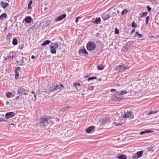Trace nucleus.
Wrapping results in <instances>:
<instances>
[{"label": "nucleus", "instance_id": "f257e3e1", "mask_svg": "<svg viewBox=\"0 0 159 159\" xmlns=\"http://www.w3.org/2000/svg\"><path fill=\"white\" fill-rule=\"evenodd\" d=\"M52 118L49 116H44L40 118L39 119V122L40 126L43 127L48 125L52 124L53 123L51 120Z\"/></svg>", "mask_w": 159, "mask_h": 159}, {"label": "nucleus", "instance_id": "f03ea898", "mask_svg": "<svg viewBox=\"0 0 159 159\" xmlns=\"http://www.w3.org/2000/svg\"><path fill=\"white\" fill-rule=\"evenodd\" d=\"M59 46L57 43H52L50 46V52L52 54H55L56 52V49H57Z\"/></svg>", "mask_w": 159, "mask_h": 159}, {"label": "nucleus", "instance_id": "7ed1b4c3", "mask_svg": "<svg viewBox=\"0 0 159 159\" xmlns=\"http://www.w3.org/2000/svg\"><path fill=\"white\" fill-rule=\"evenodd\" d=\"M129 67L127 66H125L124 65H120L117 66L116 68V70L119 72L123 71L125 70L128 69Z\"/></svg>", "mask_w": 159, "mask_h": 159}, {"label": "nucleus", "instance_id": "20e7f679", "mask_svg": "<svg viewBox=\"0 0 159 159\" xmlns=\"http://www.w3.org/2000/svg\"><path fill=\"white\" fill-rule=\"evenodd\" d=\"M29 91L24 89V88L21 87H19L17 89V92L21 95L26 96L28 94Z\"/></svg>", "mask_w": 159, "mask_h": 159}, {"label": "nucleus", "instance_id": "39448f33", "mask_svg": "<svg viewBox=\"0 0 159 159\" xmlns=\"http://www.w3.org/2000/svg\"><path fill=\"white\" fill-rule=\"evenodd\" d=\"M86 47L88 50L92 51L96 48V46L93 42H89L87 43Z\"/></svg>", "mask_w": 159, "mask_h": 159}, {"label": "nucleus", "instance_id": "423d86ee", "mask_svg": "<svg viewBox=\"0 0 159 159\" xmlns=\"http://www.w3.org/2000/svg\"><path fill=\"white\" fill-rule=\"evenodd\" d=\"M64 86L62 84H59L58 85H57L56 86H52L50 88V91H53L54 90H57L59 89H62L61 88H64Z\"/></svg>", "mask_w": 159, "mask_h": 159}, {"label": "nucleus", "instance_id": "0eeeda50", "mask_svg": "<svg viewBox=\"0 0 159 159\" xmlns=\"http://www.w3.org/2000/svg\"><path fill=\"white\" fill-rule=\"evenodd\" d=\"M15 115V114L13 112H10L7 113L5 115V116L6 119H8L10 117H12Z\"/></svg>", "mask_w": 159, "mask_h": 159}, {"label": "nucleus", "instance_id": "6e6552de", "mask_svg": "<svg viewBox=\"0 0 159 159\" xmlns=\"http://www.w3.org/2000/svg\"><path fill=\"white\" fill-rule=\"evenodd\" d=\"M143 153V151L138 152L133 156V157L138 159L142 156Z\"/></svg>", "mask_w": 159, "mask_h": 159}, {"label": "nucleus", "instance_id": "1a4fd4ad", "mask_svg": "<svg viewBox=\"0 0 159 159\" xmlns=\"http://www.w3.org/2000/svg\"><path fill=\"white\" fill-rule=\"evenodd\" d=\"M66 16V14H64L60 16L57 17L55 19V21L57 22L65 18Z\"/></svg>", "mask_w": 159, "mask_h": 159}, {"label": "nucleus", "instance_id": "9d476101", "mask_svg": "<svg viewBox=\"0 0 159 159\" xmlns=\"http://www.w3.org/2000/svg\"><path fill=\"white\" fill-rule=\"evenodd\" d=\"M14 58V55L12 54L11 55V53L7 56L5 58L4 60L5 61L6 60H8L9 62H10L11 61L13 60V58Z\"/></svg>", "mask_w": 159, "mask_h": 159}, {"label": "nucleus", "instance_id": "9b49d317", "mask_svg": "<svg viewBox=\"0 0 159 159\" xmlns=\"http://www.w3.org/2000/svg\"><path fill=\"white\" fill-rule=\"evenodd\" d=\"M79 53H82L84 54L85 56H87L88 55V52L85 48L80 49L79 51Z\"/></svg>", "mask_w": 159, "mask_h": 159}, {"label": "nucleus", "instance_id": "f8f14e48", "mask_svg": "<svg viewBox=\"0 0 159 159\" xmlns=\"http://www.w3.org/2000/svg\"><path fill=\"white\" fill-rule=\"evenodd\" d=\"M132 114L131 111H128L125 113L123 116V117L125 118H128L130 117Z\"/></svg>", "mask_w": 159, "mask_h": 159}, {"label": "nucleus", "instance_id": "ddd939ff", "mask_svg": "<svg viewBox=\"0 0 159 159\" xmlns=\"http://www.w3.org/2000/svg\"><path fill=\"white\" fill-rule=\"evenodd\" d=\"M94 128V127L93 126H91L89 127H88L87 129L86 130V132L88 133H91L92 130H93Z\"/></svg>", "mask_w": 159, "mask_h": 159}, {"label": "nucleus", "instance_id": "4468645a", "mask_svg": "<svg viewBox=\"0 0 159 159\" xmlns=\"http://www.w3.org/2000/svg\"><path fill=\"white\" fill-rule=\"evenodd\" d=\"M112 99L114 101H120L122 100V98L116 96H114L112 98Z\"/></svg>", "mask_w": 159, "mask_h": 159}, {"label": "nucleus", "instance_id": "2eb2a0df", "mask_svg": "<svg viewBox=\"0 0 159 159\" xmlns=\"http://www.w3.org/2000/svg\"><path fill=\"white\" fill-rule=\"evenodd\" d=\"M32 19L30 17L28 16L26 17L24 19V20L26 22L29 23L31 22Z\"/></svg>", "mask_w": 159, "mask_h": 159}, {"label": "nucleus", "instance_id": "dca6fc26", "mask_svg": "<svg viewBox=\"0 0 159 159\" xmlns=\"http://www.w3.org/2000/svg\"><path fill=\"white\" fill-rule=\"evenodd\" d=\"M1 5L4 9H5L8 5V4L7 3L4 2L2 1L1 2Z\"/></svg>", "mask_w": 159, "mask_h": 159}, {"label": "nucleus", "instance_id": "f3484780", "mask_svg": "<svg viewBox=\"0 0 159 159\" xmlns=\"http://www.w3.org/2000/svg\"><path fill=\"white\" fill-rule=\"evenodd\" d=\"M117 158L120 159H127V157L124 154H120L119 156H117Z\"/></svg>", "mask_w": 159, "mask_h": 159}, {"label": "nucleus", "instance_id": "a211bd4d", "mask_svg": "<svg viewBox=\"0 0 159 159\" xmlns=\"http://www.w3.org/2000/svg\"><path fill=\"white\" fill-rule=\"evenodd\" d=\"M7 14L5 13H3L0 16V20H3L4 18L7 17Z\"/></svg>", "mask_w": 159, "mask_h": 159}, {"label": "nucleus", "instance_id": "6ab92c4d", "mask_svg": "<svg viewBox=\"0 0 159 159\" xmlns=\"http://www.w3.org/2000/svg\"><path fill=\"white\" fill-rule=\"evenodd\" d=\"M111 16L110 15H104L102 16V18L104 21L110 18Z\"/></svg>", "mask_w": 159, "mask_h": 159}, {"label": "nucleus", "instance_id": "aec40b11", "mask_svg": "<svg viewBox=\"0 0 159 159\" xmlns=\"http://www.w3.org/2000/svg\"><path fill=\"white\" fill-rule=\"evenodd\" d=\"M50 42V41L48 40H46L43 41V43L41 44L42 46H44L48 44Z\"/></svg>", "mask_w": 159, "mask_h": 159}, {"label": "nucleus", "instance_id": "412c9836", "mask_svg": "<svg viewBox=\"0 0 159 159\" xmlns=\"http://www.w3.org/2000/svg\"><path fill=\"white\" fill-rule=\"evenodd\" d=\"M101 22V19L100 17L96 18L95 20H94V22L96 24H99Z\"/></svg>", "mask_w": 159, "mask_h": 159}, {"label": "nucleus", "instance_id": "4be33fe9", "mask_svg": "<svg viewBox=\"0 0 159 159\" xmlns=\"http://www.w3.org/2000/svg\"><path fill=\"white\" fill-rule=\"evenodd\" d=\"M12 43L14 45H16L17 44V41L16 38H14L13 39Z\"/></svg>", "mask_w": 159, "mask_h": 159}, {"label": "nucleus", "instance_id": "5701e85b", "mask_svg": "<svg viewBox=\"0 0 159 159\" xmlns=\"http://www.w3.org/2000/svg\"><path fill=\"white\" fill-rule=\"evenodd\" d=\"M103 122L104 123L107 122L108 120V116L107 115L105 116V117H103Z\"/></svg>", "mask_w": 159, "mask_h": 159}, {"label": "nucleus", "instance_id": "b1692460", "mask_svg": "<svg viewBox=\"0 0 159 159\" xmlns=\"http://www.w3.org/2000/svg\"><path fill=\"white\" fill-rule=\"evenodd\" d=\"M105 66H102L101 65H99L97 66L98 69L99 70H103L105 68Z\"/></svg>", "mask_w": 159, "mask_h": 159}, {"label": "nucleus", "instance_id": "393cba45", "mask_svg": "<svg viewBox=\"0 0 159 159\" xmlns=\"http://www.w3.org/2000/svg\"><path fill=\"white\" fill-rule=\"evenodd\" d=\"M128 93V92L126 90H125V91H121L120 93H118V95H119L120 96V95H122L125 94H126V93Z\"/></svg>", "mask_w": 159, "mask_h": 159}, {"label": "nucleus", "instance_id": "a878e982", "mask_svg": "<svg viewBox=\"0 0 159 159\" xmlns=\"http://www.w3.org/2000/svg\"><path fill=\"white\" fill-rule=\"evenodd\" d=\"M143 35L139 33L138 32H136L135 36L138 37L139 38H140Z\"/></svg>", "mask_w": 159, "mask_h": 159}, {"label": "nucleus", "instance_id": "bb28decb", "mask_svg": "<svg viewBox=\"0 0 159 159\" xmlns=\"http://www.w3.org/2000/svg\"><path fill=\"white\" fill-rule=\"evenodd\" d=\"M12 37V34L11 33H9L7 34V37L6 39L7 40H9Z\"/></svg>", "mask_w": 159, "mask_h": 159}, {"label": "nucleus", "instance_id": "cd10ccee", "mask_svg": "<svg viewBox=\"0 0 159 159\" xmlns=\"http://www.w3.org/2000/svg\"><path fill=\"white\" fill-rule=\"evenodd\" d=\"M12 93L10 92H8L6 94V96L7 98H11V96Z\"/></svg>", "mask_w": 159, "mask_h": 159}, {"label": "nucleus", "instance_id": "c85d7f7f", "mask_svg": "<svg viewBox=\"0 0 159 159\" xmlns=\"http://www.w3.org/2000/svg\"><path fill=\"white\" fill-rule=\"evenodd\" d=\"M128 10L127 9H124L122 11L121 14L122 15H124L125 14H126Z\"/></svg>", "mask_w": 159, "mask_h": 159}, {"label": "nucleus", "instance_id": "c756f323", "mask_svg": "<svg viewBox=\"0 0 159 159\" xmlns=\"http://www.w3.org/2000/svg\"><path fill=\"white\" fill-rule=\"evenodd\" d=\"M51 22V20H47L45 21V26L47 27L49 25V23L50 22Z\"/></svg>", "mask_w": 159, "mask_h": 159}, {"label": "nucleus", "instance_id": "7c9ffc66", "mask_svg": "<svg viewBox=\"0 0 159 159\" xmlns=\"http://www.w3.org/2000/svg\"><path fill=\"white\" fill-rule=\"evenodd\" d=\"M70 107L69 106H67L62 109H61V111H65L66 109H68Z\"/></svg>", "mask_w": 159, "mask_h": 159}, {"label": "nucleus", "instance_id": "2f4dec72", "mask_svg": "<svg viewBox=\"0 0 159 159\" xmlns=\"http://www.w3.org/2000/svg\"><path fill=\"white\" fill-rule=\"evenodd\" d=\"M149 133V130H148L146 131H141L140 132V134L141 135L144 134L145 133Z\"/></svg>", "mask_w": 159, "mask_h": 159}, {"label": "nucleus", "instance_id": "473e14b6", "mask_svg": "<svg viewBox=\"0 0 159 159\" xmlns=\"http://www.w3.org/2000/svg\"><path fill=\"white\" fill-rule=\"evenodd\" d=\"M97 79V78L96 77H91L89 78L88 79V81H89L90 80H94V79Z\"/></svg>", "mask_w": 159, "mask_h": 159}, {"label": "nucleus", "instance_id": "72a5a7b5", "mask_svg": "<svg viewBox=\"0 0 159 159\" xmlns=\"http://www.w3.org/2000/svg\"><path fill=\"white\" fill-rule=\"evenodd\" d=\"M147 12H143L142 13L141 17H144V16H145L147 15Z\"/></svg>", "mask_w": 159, "mask_h": 159}, {"label": "nucleus", "instance_id": "f704fd0d", "mask_svg": "<svg viewBox=\"0 0 159 159\" xmlns=\"http://www.w3.org/2000/svg\"><path fill=\"white\" fill-rule=\"evenodd\" d=\"M32 3V2L31 1H30L28 4V8L29 9L31 8V5Z\"/></svg>", "mask_w": 159, "mask_h": 159}, {"label": "nucleus", "instance_id": "c9c22d12", "mask_svg": "<svg viewBox=\"0 0 159 159\" xmlns=\"http://www.w3.org/2000/svg\"><path fill=\"white\" fill-rule=\"evenodd\" d=\"M15 73H16L15 75V79L17 80L19 77V74L18 72Z\"/></svg>", "mask_w": 159, "mask_h": 159}, {"label": "nucleus", "instance_id": "e433bc0d", "mask_svg": "<svg viewBox=\"0 0 159 159\" xmlns=\"http://www.w3.org/2000/svg\"><path fill=\"white\" fill-rule=\"evenodd\" d=\"M157 112H158V110L155 111H150V115L152 114H155L157 113Z\"/></svg>", "mask_w": 159, "mask_h": 159}, {"label": "nucleus", "instance_id": "4c0bfd02", "mask_svg": "<svg viewBox=\"0 0 159 159\" xmlns=\"http://www.w3.org/2000/svg\"><path fill=\"white\" fill-rule=\"evenodd\" d=\"M20 67H18L17 68H16L14 70V72H18V71L20 69Z\"/></svg>", "mask_w": 159, "mask_h": 159}, {"label": "nucleus", "instance_id": "58836bf2", "mask_svg": "<svg viewBox=\"0 0 159 159\" xmlns=\"http://www.w3.org/2000/svg\"><path fill=\"white\" fill-rule=\"evenodd\" d=\"M149 20V16H148L147 17L146 19V25H147L148 23V20Z\"/></svg>", "mask_w": 159, "mask_h": 159}, {"label": "nucleus", "instance_id": "ea45409f", "mask_svg": "<svg viewBox=\"0 0 159 159\" xmlns=\"http://www.w3.org/2000/svg\"><path fill=\"white\" fill-rule=\"evenodd\" d=\"M119 33V30L117 29L116 28L115 29V34H118Z\"/></svg>", "mask_w": 159, "mask_h": 159}, {"label": "nucleus", "instance_id": "a19ab883", "mask_svg": "<svg viewBox=\"0 0 159 159\" xmlns=\"http://www.w3.org/2000/svg\"><path fill=\"white\" fill-rule=\"evenodd\" d=\"M114 124H115V125L116 126H120L122 124V123H116V122H115Z\"/></svg>", "mask_w": 159, "mask_h": 159}, {"label": "nucleus", "instance_id": "79ce46f5", "mask_svg": "<svg viewBox=\"0 0 159 159\" xmlns=\"http://www.w3.org/2000/svg\"><path fill=\"white\" fill-rule=\"evenodd\" d=\"M6 121V122L7 121V120H5V119L4 118H3L2 117L0 118V122H1V121Z\"/></svg>", "mask_w": 159, "mask_h": 159}, {"label": "nucleus", "instance_id": "37998d69", "mask_svg": "<svg viewBox=\"0 0 159 159\" xmlns=\"http://www.w3.org/2000/svg\"><path fill=\"white\" fill-rule=\"evenodd\" d=\"M24 58H25V57H22V60L21 61V65H24Z\"/></svg>", "mask_w": 159, "mask_h": 159}, {"label": "nucleus", "instance_id": "c03bdc74", "mask_svg": "<svg viewBox=\"0 0 159 159\" xmlns=\"http://www.w3.org/2000/svg\"><path fill=\"white\" fill-rule=\"evenodd\" d=\"M31 93L33 94V96L34 98V100H35L36 99V96L35 93H34V92L33 91H32L31 92Z\"/></svg>", "mask_w": 159, "mask_h": 159}, {"label": "nucleus", "instance_id": "a18cd8bd", "mask_svg": "<svg viewBox=\"0 0 159 159\" xmlns=\"http://www.w3.org/2000/svg\"><path fill=\"white\" fill-rule=\"evenodd\" d=\"M81 17L80 16H78L76 18V19L75 20V22L76 23H77L78 22L79 19Z\"/></svg>", "mask_w": 159, "mask_h": 159}, {"label": "nucleus", "instance_id": "49530a36", "mask_svg": "<svg viewBox=\"0 0 159 159\" xmlns=\"http://www.w3.org/2000/svg\"><path fill=\"white\" fill-rule=\"evenodd\" d=\"M132 26L133 27H136V25H135L134 22H133L132 24Z\"/></svg>", "mask_w": 159, "mask_h": 159}, {"label": "nucleus", "instance_id": "de8ad7c7", "mask_svg": "<svg viewBox=\"0 0 159 159\" xmlns=\"http://www.w3.org/2000/svg\"><path fill=\"white\" fill-rule=\"evenodd\" d=\"M157 0H150V2H152V3H156Z\"/></svg>", "mask_w": 159, "mask_h": 159}, {"label": "nucleus", "instance_id": "09e8293b", "mask_svg": "<svg viewBox=\"0 0 159 159\" xmlns=\"http://www.w3.org/2000/svg\"><path fill=\"white\" fill-rule=\"evenodd\" d=\"M153 147H150V152H153Z\"/></svg>", "mask_w": 159, "mask_h": 159}, {"label": "nucleus", "instance_id": "8fccbe9b", "mask_svg": "<svg viewBox=\"0 0 159 159\" xmlns=\"http://www.w3.org/2000/svg\"><path fill=\"white\" fill-rule=\"evenodd\" d=\"M116 91V92L118 93V92L117 91H116V90L114 89H111V92H114Z\"/></svg>", "mask_w": 159, "mask_h": 159}, {"label": "nucleus", "instance_id": "3c124183", "mask_svg": "<svg viewBox=\"0 0 159 159\" xmlns=\"http://www.w3.org/2000/svg\"><path fill=\"white\" fill-rule=\"evenodd\" d=\"M19 48L20 49H22L23 48V45H19Z\"/></svg>", "mask_w": 159, "mask_h": 159}, {"label": "nucleus", "instance_id": "603ef678", "mask_svg": "<svg viewBox=\"0 0 159 159\" xmlns=\"http://www.w3.org/2000/svg\"><path fill=\"white\" fill-rule=\"evenodd\" d=\"M134 41H129L127 43H129V44H130L132 43H134Z\"/></svg>", "mask_w": 159, "mask_h": 159}, {"label": "nucleus", "instance_id": "864d4df0", "mask_svg": "<svg viewBox=\"0 0 159 159\" xmlns=\"http://www.w3.org/2000/svg\"><path fill=\"white\" fill-rule=\"evenodd\" d=\"M74 85L75 86H76V85L80 86V84L79 83H77V84H75Z\"/></svg>", "mask_w": 159, "mask_h": 159}, {"label": "nucleus", "instance_id": "5fc2aeb1", "mask_svg": "<svg viewBox=\"0 0 159 159\" xmlns=\"http://www.w3.org/2000/svg\"><path fill=\"white\" fill-rule=\"evenodd\" d=\"M135 32V30H133L131 31V34H133V33H134V32Z\"/></svg>", "mask_w": 159, "mask_h": 159}, {"label": "nucleus", "instance_id": "6e6d98bb", "mask_svg": "<svg viewBox=\"0 0 159 159\" xmlns=\"http://www.w3.org/2000/svg\"><path fill=\"white\" fill-rule=\"evenodd\" d=\"M147 8L148 9V12H149V6H147Z\"/></svg>", "mask_w": 159, "mask_h": 159}, {"label": "nucleus", "instance_id": "4d7b16f0", "mask_svg": "<svg viewBox=\"0 0 159 159\" xmlns=\"http://www.w3.org/2000/svg\"><path fill=\"white\" fill-rule=\"evenodd\" d=\"M34 58H35V56H34V55H32V56H31V59H34Z\"/></svg>", "mask_w": 159, "mask_h": 159}, {"label": "nucleus", "instance_id": "13d9d810", "mask_svg": "<svg viewBox=\"0 0 159 159\" xmlns=\"http://www.w3.org/2000/svg\"><path fill=\"white\" fill-rule=\"evenodd\" d=\"M19 98V96H17L16 98V99H18Z\"/></svg>", "mask_w": 159, "mask_h": 159}, {"label": "nucleus", "instance_id": "bf43d9fd", "mask_svg": "<svg viewBox=\"0 0 159 159\" xmlns=\"http://www.w3.org/2000/svg\"><path fill=\"white\" fill-rule=\"evenodd\" d=\"M116 12H117V13H120V11H119V10H117V11H116Z\"/></svg>", "mask_w": 159, "mask_h": 159}, {"label": "nucleus", "instance_id": "052dcab7", "mask_svg": "<svg viewBox=\"0 0 159 159\" xmlns=\"http://www.w3.org/2000/svg\"><path fill=\"white\" fill-rule=\"evenodd\" d=\"M153 132V131H151L150 130V133Z\"/></svg>", "mask_w": 159, "mask_h": 159}, {"label": "nucleus", "instance_id": "680f3d73", "mask_svg": "<svg viewBox=\"0 0 159 159\" xmlns=\"http://www.w3.org/2000/svg\"><path fill=\"white\" fill-rule=\"evenodd\" d=\"M127 49L126 48L125 49V51H127Z\"/></svg>", "mask_w": 159, "mask_h": 159}, {"label": "nucleus", "instance_id": "e2e57ef3", "mask_svg": "<svg viewBox=\"0 0 159 159\" xmlns=\"http://www.w3.org/2000/svg\"><path fill=\"white\" fill-rule=\"evenodd\" d=\"M148 150L149 151V148H148Z\"/></svg>", "mask_w": 159, "mask_h": 159}, {"label": "nucleus", "instance_id": "0e129e2a", "mask_svg": "<svg viewBox=\"0 0 159 159\" xmlns=\"http://www.w3.org/2000/svg\"><path fill=\"white\" fill-rule=\"evenodd\" d=\"M151 8L150 7V11L151 10Z\"/></svg>", "mask_w": 159, "mask_h": 159}, {"label": "nucleus", "instance_id": "69168bd1", "mask_svg": "<svg viewBox=\"0 0 159 159\" xmlns=\"http://www.w3.org/2000/svg\"><path fill=\"white\" fill-rule=\"evenodd\" d=\"M117 85L118 86H119L120 85V84H117Z\"/></svg>", "mask_w": 159, "mask_h": 159}, {"label": "nucleus", "instance_id": "338daca9", "mask_svg": "<svg viewBox=\"0 0 159 159\" xmlns=\"http://www.w3.org/2000/svg\"><path fill=\"white\" fill-rule=\"evenodd\" d=\"M158 112H159V109H158Z\"/></svg>", "mask_w": 159, "mask_h": 159}, {"label": "nucleus", "instance_id": "774afa93", "mask_svg": "<svg viewBox=\"0 0 159 159\" xmlns=\"http://www.w3.org/2000/svg\"><path fill=\"white\" fill-rule=\"evenodd\" d=\"M2 116H3V117L4 116V115H3Z\"/></svg>", "mask_w": 159, "mask_h": 159}]
</instances>
